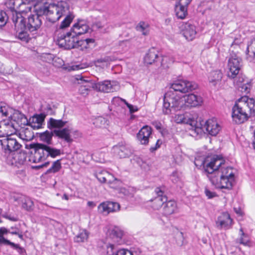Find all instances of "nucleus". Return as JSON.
<instances>
[{
  "label": "nucleus",
  "mask_w": 255,
  "mask_h": 255,
  "mask_svg": "<svg viewBox=\"0 0 255 255\" xmlns=\"http://www.w3.org/2000/svg\"><path fill=\"white\" fill-rule=\"evenodd\" d=\"M255 114V100L247 96L238 100L232 109V118L238 124L243 123L249 117Z\"/></svg>",
  "instance_id": "1"
},
{
  "label": "nucleus",
  "mask_w": 255,
  "mask_h": 255,
  "mask_svg": "<svg viewBox=\"0 0 255 255\" xmlns=\"http://www.w3.org/2000/svg\"><path fill=\"white\" fill-rule=\"evenodd\" d=\"M94 42L93 38L79 39L71 29L68 32L59 33L57 38V44L66 49L80 48L83 50L90 48Z\"/></svg>",
  "instance_id": "2"
},
{
  "label": "nucleus",
  "mask_w": 255,
  "mask_h": 255,
  "mask_svg": "<svg viewBox=\"0 0 255 255\" xmlns=\"http://www.w3.org/2000/svg\"><path fill=\"white\" fill-rule=\"evenodd\" d=\"M26 148L30 150L29 161L38 163L45 160L48 156L55 158L61 154V150L43 143L26 144Z\"/></svg>",
  "instance_id": "3"
},
{
  "label": "nucleus",
  "mask_w": 255,
  "mask_h": 255,
  "mask_svg": "<svg viewBox=\"0 0 255 255\" xmlns=\"http://www.w3.org/2000/svg\"><path fill=\"white\" fill-rule=\"evenodd\" d=\"M204 168L206 174L222 175L234 179L233 168L225 165L224 161L218 156H214L209 160L206 159L204 162Z\"/></svg>",
  "instance_id": "4"
},
{
  "label": "nucleus",
  "mask_w": 255,
  "mask_h": 255,
  "mask_svg": "<svg viewBox=\"0 0 255 255\" xmlns=\"http://www.w3.org/2000/svg\"><path fill=\"white\" fill-rule=\"evenodd\" d=\"M184 103L179 96L173 91L166 92L163 98L162 112L165 115H169L180 110L183 108Z\"/></svg>",
  "instance_id": "5"
},
{
  "label": "nucleus",
  "mask_w": 255,
  "mask_h": 255,
  "mask_svg": "<svg viewBox=\"0 0 255 255\" xmlns=\"http://www.w3.org/2000/svg\"><path fill=\"white\" fill-rule=\"evenodd\" d=\"M49 9L47 17L49 21L53 23L58 20L68 11L67 4L66 2H61L58 4L52 3V5L50 6Z\"/></svg>",
  "instance_id": "6"
},
{
  "label": "nucleus",
  "mask_w": 255,
  "mask_h": 255,
  "mask_svg": "<svg viewBox=\"0 0 255 255\" xmlns=\"http://www.w3.org/2000/svg\"><path fill=\"white\" fill-rule=\"evenodd\" d=\"M212 184L216 188L221 189H231L233 186L234 179L222 175H213V174H207Z\"/></svg>",
  "instance_id": "7"
},
{
  "label": "nucleus",
  "mask_w": 255,
  "mask_h": 255,
  "mask_svg": "<svg viewBox=\"0 0 255 255\" xmlns=\"http://www.w3.org/2000/svg\"><path fill=\"white\" fill-rule=\"evenodd\" d=\"M198 85L194 82L187 80H178L171 85L170 88L174 91L186 93L195 90Z\"/></svg>",
  "instance_id": "8"
},
{
  "label": "nucleus",
  "mask_w": 255,
  "mask_h": 255,
  "mask_svg": "<svg viewBox=\"0 0 255 255\" xmlns=\"http://www.w3.org/2000/svg\"><path fill=\"white\" fill-rule=\"evenodd\" d=\"M241 66L242 59L236 55L231 56L229 59L228 64L229 77L234 78L239 74Z\"/></svg>",
  "instance_id": "9"
},
{
  "label": "nucleus",
  "mask_w": 255,
  "mask_h": 255,
  "mask_svg": "<svg viewBox=\"0 0 255 255\" xmlns=\"http://www.w3.org/2000/svg\"><path fill=\"white\" fill-rule=\"evenodd\" d=\"M175 121L178 124L184 123L190 125L197 133L201 131L202 125L198 123L195 117H191L187 115H177L175 116Z\"/></svg>",
  "instance_id": "10"
},
{
  "label": "nucleus",
  "mask_w": 255,
  "mask_h": 255,
  "mask_svg": "<svg viewBox=\"0 0 255 255\" xmlns=\"http://www.w3.org/2000/svg\"><path fill=\"white\" fill-rule=\"evenodd\" d=\"M0 143L5 153L4 156H6L10 152L18 150L21 146L15 138L9 137L2 140L0 139Z\"/></svg>",
  "instance_id": "11"
},
{
  "label": "nucleus",
  "mask_w": 255,
  "mask_h": 255,
  "mask_svg": "<svg viewBox=\"0 0 255 255\" xmlns=\"http://www.w3.org/2000/svg\"><path fill=\"white\" fill-rule=\"evenodd\" d=\"M27 11H28L27 9H19V12H12L11 19L16 32H18L21 29H26V21L25 18L22 15V13L26 12Z\"/></svg>",
  "instance_id": "12"
},
{
  "label": "nucleus",
  "mask_w": 255,
  "mask_h": 255,
  "mask_svg": "<svg viewBox=\"0 0 255 255\" xmlns=\"http://www.w3.org/2000/svg\"><path fill=\"white\" fill-rule=\"evenodd\" d=\"M198 123H201L202 126L201 132L204 128L211 135L216 136L221 129V127L218 123L215 118L209 119L205 122L204 121H199Z\"/></svg>",
  "instance_id": "13"
},
{
  "label": "nucleus",
  "mask_w": 255,
  "mask_h": 255,
  "mask_svg": "<svg viewBox=\"0 0 255 255\" xmlns=\"http://www.w3.org/2000/svg\"><path fill=\"white\" fill-rule=\"evenodd\" d=\"M0 113L2 115L8 117V119L16 121L17 119L24 118L26 119L24 115L20 113L18 111L13 110L4 103L0 105Z\"/></svg>",
  "instance_id": "14"
},
{
  "label": "nucleus",
  "mask_w": 255,
  "mask_h": 255,
  "mask_svg": "<svg viewBox=\"0 0 255 255\" xmlns=\"http://www.w3.org/2000/svg\"><path fill=\"white\" fill-rule=\"evenodd\" d=\"M17 131L10 119L3 120L0 121V137H9Z\"/></svg>",
  "instance_id": "15"
},
{
  "label": "nucleus",
  "mask_w": 255,
  "mask_h": 255,
  "mask_svg": "<svg viewBox=\"0 0 255 255\" xmlns=\"http://www.w3.org/2000/svg\"><path fill=\"white\" fill-rule=\"evenodd\" d=\"M95 86L99 91L105 93L114 92L119 89V83L114 81L106 80L95 84Z\"/></svg>",
  "instance_id": "16"
},
{
  "label": "nucleus",
  "mask_w": 255,
  "mask_h": 255,
  "mask_svg": "<svg viewBox=\"0 0 255 255\" xmlns=\"http://www.w3.org/2000/svg\"><path fill=\"white\" fill-rule=\"evenodd\" d=\"M76 80L78 84L80 85L79 88V94L86 96L88 95L89 92L93 88H95V84L90 80H85L81 75H77Z\"/></svg>",
  "instance_id": "17"
},
{
  "label": "nucleus",
  "mask_w": 255,
  "mask_h": 255,
  "mask_svg": "<svg viewBox=\"0 0 255 255\" xmlns=\"http://www.w3.org/2000/svg\"><path fill=\"white\" fill-rule=\"evenodd\" d=\"M42 19L36 14H30L27 17L26 23V29L30 32L37 31L41 27Z\"/></svg>",
  "instance_id": "18"
},
{
  "label": "nucleus",
  "mask_w": 255,
  "mask_h": 255,
  "mask_svg": "<svg viewBox=\"0 0 255 255\" xmlns=\"http://www.w3.org/2000/svg\"><path fill=\"white\" fill-rule=\"evenodd\" d=\"M167 57H159L158 52L154 48L149 50L148 52L145 55L144 61L147 64H152L154 62H157L158 60H160V66L163 68H165L164 61H166Z\"/></svg>",
  "instance_id": "19"
},
{
  "label": "nucleus",
  "mask_w": 255,
  "mask_h": 255,
  "mask_svg": "<svg viewBox=\"0 0 255 255\" xmlns=\"http://www.w3.org/2000/svg\"><path fill=\"white\" fill-rule=\"evenodd\" d=\"M184 105L190 107H196L200 105L202 103V98L200 96L193 94L186 95L181 98Z\"/></svg>",
  "instance_id": "20"
},
{
  "label": "nucleus",
  "mask_w": 255,
  "mask_h": 255,
  "mask_svg": "<svg viewBox=\"0 0 255 255\" xmlns=\"http://www.w3.org/2000/svg\"><path fill=\"white\" fill-rule=\"evenodd\" d=\"M151 128L145 126L143 127L137 134V138L142 144H147L151 134Z\"/></svg>",
  "instance_id": "21"
},
{
  "label": "nucleus",
  "mask_w": 255,
  "mask_h": 255,
  "mask_svg": "<svg viewBox=\"0 0 255 255\" xmlns=\"http://www.w3.org/2000/svg\"><path fill=\"white\" fill-rule=\"evenodd\" d=\"M182 33L186 39L192 40L197 33L196 27L190 23H186L183 25Z\"/></svg>",
  "instance_id": "22"
},
{
  "label": "nucleus",
  "mask_w": 255,
  "mask_h": 255,
  "mask_svg": "<svg viewBox=\"0 0 255 255\" xmlns=\"http://www.w3.org/2000/svg\"><path fill=\"white\" fill-rule=\"evenodd\" d=\"M54 135L58 138L63 139L67 143H71L73 140L71 137V130L68 128H65L61 129H54Z\"/></svg>",
  "instance_id": "23"
},
{
  "label": "nucleus",
  "mask_w": 255,
  "mask_h": 255,
  "mask_svg": "<svg viewBox=\"0 0 255 255\" xmlns=\"http://www.w3.org/2000/svg\"><path fill=\"white\" fill-rule=\"evenodd\" d=\"M236 85L239 90L245 94L250 93L252 87L251 81L243 77L238 78V80L236 81Z\"/></svg>",
  "instance_id": "24"
},
{
  "label": "nucleus",
  "mask_w": 255,
  "mask_h": 255,
  "mask_svg": "<svg viewBox=\"0 0 255 255\" xmlns=\"http://www.w3.org/2000/svg\"><path fill=\"white\" fill-rule=\"evenodd\" d=\"M108 237L115 243L120 244L123 235V231L117 227L109 230Z\"/></svg>",
  "instance_id": "25"
},
{
  "label": "nucleus",
  "mask_w": 255,
  "mask_h": 255,
  "mask_svg": "<svg viewBox=\"0 0 255 255\" xmlns=\"http://www.w3.org/2000/svg\"><path fill=\"white\" fill-rule=\"evenodd\" d=\"M155 192L157 196L153 200L152 207L154 209L158 210L167 201V198L162 196L163 192L159 188H156Z\"/></svg>",
  "instance_id": "26"
},
{
  "label": "nucleus",
  "mask_w": 255,
  "mask_h": 255,
  "mask_svg": "<svg viewBox=\"0 0 255 255\" xmlns=\"http://www.w3.org/2000/svg\"><path fill=\"white\" fill-rule=\"evenodd\" d=\"M46 117L45 114L42 113L39 115L33 116L30 119L28 125L30 126L33 129H38L42 127V125Z\"/></svg>",
  "instance_id": "27"
},
{
  "label": "nucleus",
  "mask_w": 255,
  "mask_h": 255,
  "mask_svg": "<svg viewBox=\"0 0 255 255\" xmlns=\"http://www.w3.org/2000/svg\"><path fill=\"white\" fill-rule=\"evenodd\" d=\"M114 150L120 158H126L132 154L131 149L126 145H116L114 146Z\"/></svg>",
  "instance_id": "28"
},
{
  "label": "nucleus",
  "mask_w": 255,
  "mask_h": 255,
  "mask_svg": "<svg viewBox=\"0 0 255 255\" xmlns=\"http://www.w3.org/2000/svg\"><path fill=\"white\" fill-rule=\"evenodd\" d=\"M232 220L228 213H222L218 218L217 221V224L221 228H228L232 224Z\"/></svg>",
  "instance_id": "29"
},
{
  "label": "nucleus",
  "mask_w": 255,
  "mask_h": 255,
  "mask_svg": "<svg viewBox=\"0 0 255 255\" xmlns=\"http://www.w3.org/2000/svg\"><path fill=\"white\" fill-rule=\"evenodd\" d=\"M67 123L66 121H63L62 120H56L52 118L49 119L47 122V128L51 130L54 129H61Z\"/></svg>",
  "instance_id": "30"
},
{
  "label": "nucleus",
  "mask_w": 255,
  "mask_h": 255,
  "mask_svg": "<svg viewBox=\"0 0 255 255\" xmlns=\"http://www.w3.org/2000/svg\"><path fill=\"white\" fill-rule=\"evenodd\" d=\"M71 30L78 37L79 35L87 33L89 30V27L85 24L78 22L75 23Z\"/></svg>",
  "instance_id": "31"
},
{
  "label": "nucleus",
  "mask_w": 255,
  "mask_h": 255,
  "mask_svg": "<svg viewBox=\"0 0 255 255\" xmlns=\"http://www.w3.org/2000/svg\"><path fill=\"white\" fill-rule=\"evenodd\" d=\"M52 3H50L47 2H44L42 4H38L35 6V11L36 15L42 18V16L44 14L48 16L49 12V10L50 6L52 5Z\"/></svg>",
  "instance_id": "32"
},
{
  "label": "nucleus",
  "mask_w": 255,
  "mask_h": 255,
  "mask_svg": "<svg viewBox=\"0 0 255 255\" xmlns=\"http://www.w3.org/2000/svg\"><path fill=\"white\" fill-rule=\"evenodd\" d=\"M163 205V213L165 216H169L174 213L177 209V205L173 201L165 202Z\"/></svg>",
  "instance_id": "33"
},
{
  "label": "nucleus",
  "mask_w": 255,
  "mask_h": 255,
  "mask_svg": "<svg viewBox=\"0 0 255 255\" xmlns=\"http://www.w3.org/2000/svg\"><path fill=\"white\" fill-rule=\"evenodd\" d=\"M53 135H54V130L51 131L47 130L40 133L39 137L41 141L46 143L47 144V145H49L52 143V139Z\"/></svg>",
  "instance_id": "34"
},
{
  "label": "nucleus",
  "mask_w": 255,
  "mask_h": 255,
  "mask_svg": "<svg viewBox=\"0 0 255 255\" xmlns=\"http://www.w3.org/2000/svg\"><path fill=\"white\" fill-rule=\"evenodd\" d=\"M29 0H9L10 4L13 5V8L20 9L21 7H24L25 9H27L28 11L31 10V7L26 6V2Z\"/></svg>",
  "instance_id": "35"
},
{
  "label": "nucleus",
  "mask_w": 255,
  "mask_h": 255,
  "mask_svg": "<svg viewBox=\"0 0 255 255\" xmlns=\"http://www.w3.org/2000/svg\"><path fill=\"white\" fill-rule=\"evenodd\" d=\"M95 176L101 183H106L108 179L111 177V175L106 171L100 170L95 173Z\"/></svg>",
  "instance_id": "36"
},
{
  "label": "nucleus",
  "mask_w": 255,
  "mask_h": 255,
  "mask_svg": "<svg viewBox=\"0 0 255 255\" xmlns=\"http://www.w3.org/2000/svg\"><path fill=\"white\" fill-rule=\"evenodd\" d=\"M209 81L215 86L217 82H219L222 78V73L220 70H215L210 74Z\"/></svg>",
  "instance_id": "37"
},
{
  "label": "nucleus",
  "mask_w": 255,
  "mask_h": 255,
  "mask_svg": "<svg viewBox=\"0 0 255 255\" xmlns=\"http://www.w3.org/2000/svg\"><path fill=\"white\" fill-rule=\"evenodd\" d=\"M119 193L123 195L126 198L129 199L133 197L135 193V190L132 188H128V189L122 188L119 190Z\"/></svg>",
  "instance_id": "38"
},
{
  "label": "nucleus",
  "mask_w": 255,
  "mask_h": 255,
  "mask_svg": "<svg viewBox=\"0 0 255 255\" xmlns=\"http://www.w3.org/2000/svg\"><path fill=\"white\" fill-rule=\"evenodd\" d=\"M187 7L179 5H176V14L180 19H183L187 14Z\"/></svg>",
  "instance_id": "39"
},
{
  "label": "nucleus",
  "mask_w": 255,
  "mask_h": 255,
  "mask_svg": "<svg viewBox=\"0 0 255 255\" xmlns=\"http://www.w3.org/2000/svg\"><path fill=\"white\" fill-rule=\"evenodd\" d=\"M22 207L23 209L27 211H30L32 210L33 203L32 201L27 197H23L21 199Z\"/></svg>",
  "instance_id": "40"
},
{
  "label": "nucleus",
  "mask_w": 255,
  "mask_h": 255,
  "mask_svg": "<svg viewBox=\"0 0 255 255\" xmlns=\"http://www.w3.org/2000/svg\"><path fill=\"white\" fill-rule=\"evenodd\" d=\"M89 233L86 230L81 231L74 238L76 242H84L88 240Z\"/></svg>",
  "instance_id": "41"
},
{
  "label": "nucleus",
  "mask_w": 255,
  "mask_h": 255,
  "mask_svg": "<svg viewBox=\"0 0 255 255\" xmlns=\"http://www.w3.org/2000/svg\"><path fill=\"white\" fill-rule=\"evenodd\" d=\"M93 124L97 128H105L108 125V121L102 117H98L93 122Z\"/></svg>",
  "instance_id": "42"
},
{
  "label": "nucleus",
  "mask_w": 255,
  "mask_h": 255,
  "mask_svg": "<svg viewBox=\"0 0 255 255\" xmlns=\"http://www.w3.org/2000/svg\"><path fill=\"white\" fill-rule=\"evenodd\" d=\"M240 231L241 232V237L239 239L237 240V242L244 246H249L250 240L248 235L244 233L242 228H241Z\"/></svg>",
  "instance_id": "43"
},
{
  "label": "nucleus",
  "mask_w": 255,
  "mask_h": 255,
  "mask_svg": "<svg viewBox=\"0 0 255 255\" xmlns=\"http://www.w3.org/2000/svg\"><path fill=\"white\" fill-rule=\"evenodd\" d=\"M18 32L17 38L25 42H28L29 40V34L27 33V29L20 30Z\"/></svg>",
  "instance_id": "44"
},
{
  "label": "nucleus",
  "mask_w": 255,
  "mask_h": 255,
  "mask_svg": "<svg viewBox=\"0 0 255 255\" xmlns=\"http://www.w3.org/2000/svg\"><path fill=\"white\" fill-rule=\"evenodd\" d=\"M8 16L5 11L0 10V28L5 26L8 20Z\"/></svg>",
  "instance_id": "45"
},
{
  "label": "nucleus",
  "mask_w": 255,
  "mask_h": 255,
  "mask_svg": "<svg viewBox=\"0 0 255 255\" xmlns=\"http://www.w3.org/2000/svg\"><path fill=\"white\" fill-rule=\"evenodd\" d=\"M61 167V163L59 160H57L53 163L52 166L47 170L46 173H55L58 171Z\"/></svg>",
  "instance_id": "46"
},
{
  "label": "nucleus",
  "mask_w": 255,
  "mask_h": 255,
  "mask_svg": "<svg viewBox=\"0 0 255 255\" xmlns=\"http://www.w3.org/2000/svg\"><path fill=\"white\" fill-rule=\"evenodd\" d=\"M73 16L72 15H67L65 19L62 21L60 26L61 29H63L69 26L72 21Z\"/></svg>",
  "instance_id": "47"
},
{
  "label": "nucleus",
  "mask_w": 255,
  "mask_h": 255,
  "mask_svg": "<svg viewBox=\"0 0 255 255\" xmlns=\"http://www.w3.org/2000/svg\"><path fill=\"white\" fill-rule=\"evenodd\" d=\"M109 201L101 203L98 206V210L102 213L109 214Z\"/></svg>",
  "instance_id": "48"
},
{
  "label": "nucleus",
  "mask_w": 255,
  "mask_h": 255,
  "mask_svg": "<svg viewBox=\"0 0 255 255\" xmlns=\"http://www.w3.org/2000/svg\"><path fill=\"white\" fill-rule=\"evenodd\" d=\"M133 160H135L136 163L141 167V168L145 170L149 169V166L145 163L141 158L135 157Z\"/></svg>",
  "instance_id": "49"
},
{
  "label": "nucleus",
  "mask_w": 255,
  "mask_h": 255,
  "mask_svg": "<svg viewBox=\"0 0 255 255\" xmlns=\"http://www.w3.org/2000/svg\"><path fill=\"white\" fill-rule=\"evenodd\" d=\"M109 212H117L120 209V205L117 202L109 201Z\"/></svg>",
  "instance_id": "50"
},
{
  "label": "nucleus",
  "mask_w": 255,
  "mask_h": 255,
  "mask_svg": "<svg viewBox=\"0 0 255 255\" xmlns=\"http://www.w3.org/2000/svg\"><path fill=\"white\" fill-rule=\"evenodd\" d=\"M24 135V137H22L23 139L26 140H30L32 139L33 137V134L32 132H31L30 130L28 128H25L24 129L21 133H20V135L22 136Z\"/></svg>",
  "instance_id": "51"
},
{
  "label": "nucleus",
  "mask_w": 255,
  "mask_h": 255,
  "mask_svg": "<svg viewBox=\"0 0 255 255\" xmlns=\"http://www.w3.org/2000/svg\"><path fill=\"white\" fill-rule=\"evenodd\" d=\"M107 246V255H115L116 251L118 250L116 249L114 245L110 244L109 246Z\"/></svg>",
  "instance_id": "52"
},
{
  "label": "nucleus",
  "mask_w": 255,
  "mask_h": 255,
  "mask_svg": "<svg viewBox=\"0 0 255 255\" xmlns=\"http://www.w3.org/2000/svg\"><path fill=\"white\" fill-rule=\"evenodd\" d=\"M250 50H251V52L255 51V38L252 39L250 42L248 44L247 49V53H248L250 52Z\"/></svg>",
  "instance_id": "53"
},
{
  "label": "nucleus",
  "mask_w": 255,
  "mask_h": 255,
  "mask_svg": "<svg viewBox=\"0 0 255 255\" xmlns=\"http://www.w3.org/2000/svg\"><path fill=\"white\" fill-rule=\"evenodd\" d=\"M120 100L124 102L125 103V104L127 106V107H128V108L129 109V111L130 112V113H134L135 112H136L138 110V108H137V107H135V106H132V105H130L129 104H128L125 100L124 99H123L122 98L120 99Z\"/></svg>",
  "instance_id": "54"
},
{
  "label": "nucleus",
  "mask_w": 255,
  "mask_h": 255,
  "mask_svg": "<svg viewBox=\"0 0 255 255\" xmlns=\"http://www.w3.org/2000/svg\"><path fill=\"white\" fill-rule=\"evenodd\" d=\"M115 255H133V254L129 250L121 249L118 250V251H116V253Z\"/></svg>",
  "instance_id": "55"
},
{
  "label": "nucleus",
  "mask_w": 255,
  "mask_h": 255,
  "mask_svg": "<svg viewBox=\"0 0 255 255\" xmlns=\"http://www.w3.org/2000/svg\"><path fill=\"white\" fill-rule=\"evenodd\" d=\"M1 239L2 244L4 243V244H7L8 245H9L15 250H16L17 249V248H18V247L19 246V245L15 244L12 242H11L9 240H7L4 239L3 238V237L2 238H1Z\"/></svg>",
  "instance_id": "56"
},
{
  "label": "nucleus",
  "mask_w": 255,
  "mask_h": 255,
  "mask_svg": "<svg viewBox=\"0 0 255 255\" xmlns=\"http://www.w3.org/2000/svg\"><path fill=\"white\" fill-rule=\"evenodd\" d=\"M147 25L144 22H140L136 26V30L139 31H143L146 29Z\"/></svg>",
  "instance_id": "57"
},
{
  "label": "nucleus",
  "mask_w": 255,
  "mask_h": 255,
  "mask_svg": "<svg viewBox=\"0 0 255 255\" xmlns=\"http://www.w3.org/2000/svg\"><path fill=\"white\" fill-rule=\"evenodd\" d=\"M192 0H178L179 5L187 7Z\"/></svg>",
  "instance_id": "58"
},
{
  "label": "nucleus",
  "mask_w": 255,
  "mask_h": 255,
  "mask_svg": "<svg viewBox=\"0 0 255 255\" xmlns=\"http://www.w3.org/2000/svg\"><path fill=\"white\" fill-rule=\"evenodd\" d=\"M205 194H206V195L209 198H212L216 196V194L215 192H211L207 189H205Z\"/></svg>",
  "instance_id": "59"
},
{
  "label": "nucleus",
  "mask_w": 255,
  "mask_h": 255,
  "mask_svg": "<svg viewBox=\"0 0 255 255\" xmlns=\"http://www.w3.org/2000/svg\"><path fill=\"white\" fill-rule=\"evenodd\" d=\"M46 115H53L55 114V111L51 108L50 106H47L45 109Z\"/></svg>",
  "instance_id": "60"
},
{
  "label": "nucleus",
  "mask_w": 255,
  "mask_h": 255,
  "mask_svg": "<svg viewBox=\"0 0 255 255\" xmlns=\"http://www.w3.org/2000/svg\"><path fill=\"white\" fill-rule=\"evenodd\" d=\"M161 143V141L160 140H157L156 142V145L155 146H152L150 148V150L151 151H153L156 150L159 147L160 144Z\"/></svg>",
  "instance_id": "61"
},
{
  "label": "nucleus",
  "mask_w": 255,
  "mask_h": 255,
  "mask_svg": "<svg viewBox=\"0 0 255 255\" xmlns=\"http://www.w3.org/2000/svg\"><path fill=\"white\" fill-rule=\"evenodd\" d=\"M177 238L180 239V241L177 242V244L179 246H182L183 245V234L182 233H180L179 234L177 235Z\"/></svg>",
  "instance_id": "62"
},
{
  "label": "nucleus",
  "mask_w": 255,
  "mask_h": 255,
  "mask_svg": "<svg viewBox=\"0 0 255 255\" xmlns=\"http://www.w3.org/2000/svg\"><path fill=\"white\" fill-rule=\"evenodd\" d=\"M152 125L157 129H160L161 128L162 125L160 122L155 121L152 123Z\"/></svg>",
  "instance_id": "63"
},
{
  "label": "nucleus",
  "mask_w": 255,
  "mask_h": 255,
  "mask_svg": "<svg viewBox=\"0 0 255 255\" xmlns=\"http://www.w3.org/2000/svg\"><path fill=\"white\" fill-rule=\"evenodd\" d=\"M16 250H17L18 253L19 254H20V255H25V250L23 248L20 247L19 246L18 247V248H17Z\"/></svg>",
  "instance_id": "64"
}]
</instances>
